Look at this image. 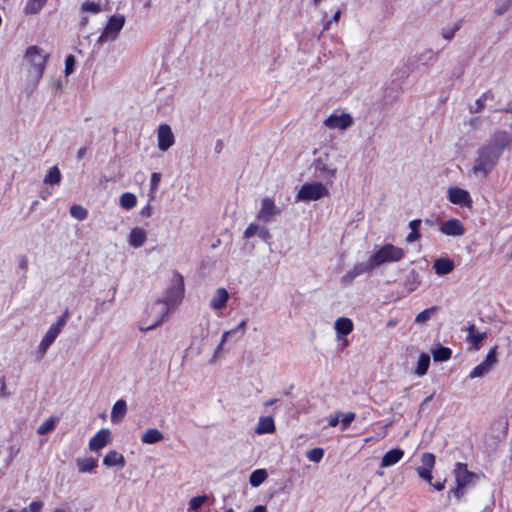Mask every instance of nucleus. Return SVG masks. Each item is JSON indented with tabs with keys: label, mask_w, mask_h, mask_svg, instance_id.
<instances>
[{
	"label": "nucleus",
	"mask_w": 512,
	"mask_h": 512,
	"mask_svg": "<svg viewBox=\"0 0 512 512\" xmlns=\"http://www.w3.org/2000/svg\"><path fill=\"white\" fill-rule=\"evenodd\" d=\"M420 283L421 277L419 273L416 270H411L406 277L405 285L407 290L409 292L414 291L420 285Z\"/></svg>",
	"instance_id": "c756f323"
},
{
	"label": "nucleus",
	"mask_w": 512,
	"mask_h": 512,
	"mask_svg": "<svg viewBox=\"0 0 512 512\" xmlns=\"http://www.w3.org/2000/svg\"><path fill=\"white\" fill-rule=\"evenodd\" d=\"M70 214L73 218L82 221L87 218L88 211L81 205H73L70 208Z\"/></svg>",
	"instance_id": "4c0bfd02"
},
{
	"label": "nucleus",
	"mask_w": 512,
	"mask_h": 512,
	"mask_svg": "<svg viewBox=\"0 0 512 512\" xmlns=\"http://www.w3.org/2000/svg\"><path fill=\"white\" fill-rule=\"evenodd\" d=\"M247 326V319L242 320L235 328L231 329L233 334L240 332L242 335L245 333Z\"/></svg>",
	"instance_id": "bf43d9fd"
},
{
	"label": "nucleus",
	"mask_w": 512,
	"mask_h": 512,
	"mask_svg": "<svg viewBox=\"0 0 512 512\" xmlns=\"http://www.w3.org/2000/svg\"><path fill=\"white\" fill-rule=\"evenodd\" d=\"M496 346L491 348L488 352V354L486 355L485 359L481 362V364L484 365V367L487 369V371L489 372L493 365L496 363V360H497V354H496Z\"/></svg>",
	"instance_id": "e433bc0d"
},
{
	"label": "nucleus",
	"mask_w": 512,
	"mask_h": 512,
	"mask_svg": "<svg viewBox=\"0 0 512 512\" xmlns=\"http://www.w3.org/2000/svg\"><path fill=\"white\" fill-rule=\"evenodd\" d=\"M184 296V279L179 273H175L170 286L163 299L156 300L150 307L151 314L155 315V321L145 330L154 329L161 325L168 317L170 310L176 307Z\"/></svg>",
	"instance_id": "f03ea898"
},
{
	"label": "nucleus",
	"mask_w": 512,
	"mask_h": 512,
	"mask_svg": "<svg viewBox=\"0 0 512 512\" xmlns=\"http://www.w3.org/2000/svg\"><path fill=\"white\" fill-rule=\"evenodd\" d=\"M454 476L456 487L453 489V493L458 499L463 496V489L467 486L473 485L478 479V476L475 473L468 471L466 464L460 462L455 465Z\"/></svg>",
	"instance_id": "423d86ee"
},
{
	"label": "nucleus",
	"mask_w": 512,
	"mask_h": 512,
	"mask_svg": "<svg viewBox=\"0 0 512 512\" xmlns=\"http://www.w3.org/2000/svg\"><path fill=\"white\" fill-rule=\"evenodd\" d=\"M127 412V404L124 400L120 399L116 401L111 411V421L113 423L120 422Z\"/></svg>",
	"instance_id": "5701e85b"
},
{
	"label": "nucleus",
	"mask_w": 512,
	"mask_h": 512,
	"mask_svg": "<svg viewBox=\"0 0 512 512\" xmlns=\"http://www.w3.org/2000/svg\"><path fill=\"white\" fill-rule=\"evenodd\" d=\"M315 169L328 178L335 177L337 173V168L330 162L328 154H324L315 160Z\"/></svg>",
	"instance_id": "4468645a"
},
{
	"label": "nucleus",
	"mask_w": 512,
	"mask_h": 512,
	"mask_svg": "<svg viewBox=\"0 0 512 512\" xmlns=\"http://www.w3.org/2000/svg\"><path fill=\"white\" fill-rule=\"evenodd\" d=\"M487 373H488L487 369L484 367L483 364L480 363L471 371L469 377L472 379L479 378V377L486 375Z\"/></svg>",
	"instance_id": "09e8293b"
},
{
	"label": "nucleus",
	"mask_w": 512,
	"mask_h": 512,
	"mask_svg": "<svg viewBox=\"0 0 512 512\" xmlns=\"http://www.w3.org/2000/svg\"><path fill=\"white\" fill-rule=\"evenodd\" d=\"M229 299V293L225 288L216 289L213 297L210 300V307L213 310H221L226 306V303Z\"/></svg>",
	"instance_id": "f3484780"
},
{
	"label": "nucleus",
	"mask_w": 512,
	"mask_h": 512,
	"mask_svg": "<svg viewBox=\"0 0 512 512\" xmlns=\"http://www.w3.org/2000/svg\"><path fill=\"white\" fill-rule=\"evenodd\" d=\"M259 228H260V225L259 224H255V223H251L250 225H248V227L245 229L244 231V237L245 238H251L255 235L258 236V231H259Z\"/></svg>",
	"instance_id": "3c124183"
},
{
	"label": "nucleus",
	"mask_w": 512,
	"mask_h": 512,
	"mask_svg": "<svg viewBox=\"0 0 512 512\" xmlns=\"http://www.w3.org/2000/svg\"><path fill=\"white\" fill-rule=\"evenodd\" d=\"M81 11L83 13L98 14L101 11V7L98 3L95 2H84L81 5Z\"/></svg>",
	"instance_id": "c03bdc74"
},
{
	"label": "nucleus",
	"mask_w": 512,
	"mask_h": 512,
	"mask_svg": "<svg viewBox=\"0 0 512 512\" xmlns=\"http://www.w3.org/2000/svg\"><path fill=\"white\" fill-rule=\"evenodd\" d=\"M460 29V24L456 23L452 27L443 28L441 35L444 39L450 41L453 39L455 33Z\"/></svg>",
	"instance_id": "a18cd8bd"
},
{
	"label": "nucleus",
	"mask_w": 512,
	"mask_h": 512,
	"mask_svg": "<svg viewBox=\"0 0 512 512\" xmlns=\"http://www.w3.org/2000/svg\"><path fill=\"white\" fill-rule=\"evenodd\" d=\"M430 365V356L428 354L422 353L418 359L417 367L414 373L417 376H423L427 373V370Z\"/></svg>",
	"instance_id": "c85d7f7f"
},
{
	"label": "nucleus",
	"mask_w": 512,
	"mask_h": 512,
	"mask_svg": "<svg viewBox=\"0 0 512 512\" xmlns=\"http://www.w3.org/2000/svg\"><path fill=\"white\" fill-rule=\"evenodd\" d=\"M275 431V423L272 416L260 417L257 427L255 429V433L262 434H270Z\"/></svg>",
	"instance_id": "412c9836"
},
{
	"label": "nucleus",
	"mask_w": 512,
	"mask_h": 512,
	"mask_svg": "<svg viewBox=\"0 0 512 512\" xmlns=\"http://www.w3.org/2000/svg\"><path fill=\"white\" fill-rule=\"evenodd\" d=\"M281 212V208L276 205L275 201L266 196L261 200V206L256 218L262 223H271L281 215Z\"/></svg>",
	"instance_id": "1a4fd4ad"
},
{
	"label": "nucleus",
	"mask_w": 512,
	"mask_h": 512,
	"mask_svg": "<svg viewBox=\"0 0 512 512\" xmlns=\"http://www.w3.org/2000/svg\"><path fill=\"white\" fill-rule=\"evenodd\" d=\"M43 507V503L34 501L29 504L27 508H24L22 512H40Z\"/></svg>",
	"instance_id": "5fc2aeb1"
},
{
	"label": "nucleus",
	"mask_w": 512,
	"mask_h": 512,
	"mask_svg": "<svg viewBox=\"0 0 512 512\" xmlns=\"http://www.w3.org/2000/svg\"><path fill=\"white\" fill-rule=\"evenodd\" d=\"M306 456L310 461L318 463L324 456V450L322 448H313L307 452Z\"/></svg>",
	"instance_id": "79ce46f5"
},
{
	"label": "nucleus",
	"mask_w": 512,
	"mask_h": 512,
	"mask_svg": "<svg viewBox=\"0 0 512 512\" xmlns=\"http://www.w3.org/2000/svg\"><path fill=\"white\" fill-rule=\"evenodd\" d=\"M328 195V189L321 182L305 183L297 193L299 201H315Z\"/></svg>",
	"instance_id": "6e6552de"
},
{
	"label": "nucleus",
	"mask_w": 512,
	"mask_h": 512,
	"mask_svg": "<svg viewBox=\"0 0 512 512\" xmlns=\"http://www.w3.org/2000/svg\"><path fill=\"white\" fill-rule=\"evenodd\" d=\"M125 24L124 15H112L99 36L97 43L103 44L105 42L114 41L117 39L119 33Z\"/></svg>",
	"instance_id": "0eeeda50"
},
{
	"label": "nucleus",
	"mask_w": 512,
	"mask_h": 512,
	"mask_svg": "<svg viewBox=\"0 0 512 512\" xmlns=\"http://www.w3.org/2000/svg\"><path fill=\"white\" fill-rule=\"evenodd\" d=\"M405 255L402 248L394 246L392 244H385L377 252H375L367 261L371 270L384 263L398 262Z\"/></svg>",
	"instance_id": "20e7f679"
},
{
	"label": "nucleus",
	"mask_w": 512,
	"mask_h": 512,
	"mask_svg": "<svg viewBox=\"0 0 512 512\" xmlns=\"http://www.w3.org/2000/svg\"><path fill=\"white\" fill-rule=\"evenodd\" d=\"M157 140L158 148L161 151H167L174 144V135L169 125L162 124L159 126Z\"/></svg>",
	"instance_id": "9b49d317"
},
{
	"label": "nucleus",
	"mask_w": 512,
	"mask_h": 512,
	"mask_svg": "<svg viewBox=\"0 0 512 512\" xmlns=\"http://www.w3.org/2000/svg\"><path fill=\"white\" fill-rule=\"evenodd\" d=\"M268 477L265 469H257L250 474L249 483L252 487H259Z\"/></svg>",
	"instance_id": "a878e982"
},
{
	"label": "nucleus",
	"mask_w": 512,
	"mask_h": 512,
	"mask_svg": "<svg viewBox=\"0 0 512 512\" xmlns=\"http://www.w3.org/2000/svg\"><path fill=\"white\" fill-rule=\"evenodd\" d=\"M103 464L107 467H124L125 466V459L122 454L118 453L117 451H110L103 459Z\"/></svg>",
	"instance_id": "b1692460"
},
{
	"label": "nucleus",
	"mask_w": 512,
	"mask_h": 512,
	"mask_svg": "<svg viewBox=\"0 0 512 512\" xmlns=\"http://www.w3.org/2000/svg\"><path fill=\"white\" fill-rule=\"evenodd\" d=\"M439 230L447 235V236H462L465 233V228L460 220L458 219H450L447 221H444Z\"/></svg>",
	"instance_id": "ddd939ff"
},
{
	"label": "nucleus",
	"mask_w": 512,
	"mask_h": 512,
	"mask_svg": "<svg viewBox=\"0 0 512 512\" xmlns=\"http://www.w3.org/2000/svg\"><path fill=\"white\" fill-rule=\"evenodd\" d=\"M454 267V262L446 257L436 259L433 264V269L439 276H444L451 273L454 270Z\"/></svg>",
	"instance_id": "aec40b11"
},
{
	"label": "nucleus",
	"mask_w": 512,
	"mask_h": 512,
	"mask_svg": "<svg viewBox=\"0 0 512 512\" xmlns=\"http://www.w3.org/2000/svg\"><path fill=\"white\" fill-rule=\"evenodd\" d=\"M69 318V312L66 310L62 316L58 318V320L50 326L44 337L42 338L41 342L39 343L37 354L38 358L42 359L44 355L46 354L49 347L53 344V342L56 340L58 335L61 333L63 327L66 325L67 320Z\"/></svg>",
	"instance_id": "39448f33"
},
{
	"label": "nucleus",
	"mask_w": 512,
	"mask_h": 512,
	"mask_svg": "<svg viewBox=\"0 0 512 512\" xmlns=\"http://www.w3.org/2000/svg\"><path fill=\"white\" fill-rule=\"evenodd\" d=\"M47 0H27L24 7V13L27 15H34L40 12Z\"/></svg>",
	"instance_id": "bb28decb"
},
{
	"label": "nucleus",
	"mask_w": 512,
	"mask_h": 512,
	"mask_svg": "<svg viewBox=\"0 0 512 512\" xmlns=\"http://www.w3.org/2000/svg\"><path fill=\"white\" fill-rule=\"evenodd\" d=\"M160 181H161V174L160 173L154 172V173L151 174L150 190H149V194H148V196L150 198V201H154L155 193L158 190Z\"/></svg>",
	"instance_id": "c9c22d12"
},
{
	"label": "nucleus",
	"mask_w": 512,
	"mask_h": 512,
	"mask_svg": "<svg viewBox=\"0 0 512 512\" xmlns=\"http://www.w3.org/2000/svg\"><path fill=\"white\" fill-rule=\"evenodd\" d=\"M55 428V419L53 417H50L46 421H44L42 424H40L37 428V434L39 435H45L49 432H51Z\"/></svg>",
	"instance_id": "58836bf2"
},
{
	"label": "nucleus",
	"mask_w": 512,
	"mask_h": 512,
	"mask_svg": "<svg viewBox=\"0 0 512 512\" xmlns=\"http://www.w3.org/2000/svg\"><path fill=\"white\" fill-rule=\"evenodd\" d=\"M44 183L49 185H57L61 181V173L57 166L51 167L44 177Z\"/></svg>",
	"instance_id": "7c9ffc66"
},
{
	"label": "nucleus",
	"mask_w": 512,
	"mask_h": 512,
	"mask_svg": "<svg viewBox=\"0 0 512 512\" xmlns=\"http://www.w3.org/2000/svg\"><path fill=\"white\" fill-rule=\"evenodd\" d=\"M206 500V495L193 497L189 502L190 510H198L203 505V503L206 502Z\"/></svg>",
	"instance_id": "49530a36"
},
{
	"label": "nucleus",
	"mask_w": 512,
	"mask_h": 512,
	"mask_svg": "<svg viewBox=\"0 0 512 512\" xmlns=\"http://www.w3.org/2000/svg\"><path fill=\"white\" fill-rule=\"evenodd\" d=\"M110 431L108 429H101L89 441V449L91 451H98L104 448L110 441Z\"/></svg>",
	"instance_id": "2eb2a0df"
},
{
	"label": "nucleus",
	"mask_w": 512,
	"mask_h": 512,
	"mask_svg": "<svg viewBox=\"0 0 512 512\" xmlns=\"http://www.w3.org/2000/svg\"><path fill=\"white\" fill-rule=\"evenodd\" d=\"M233 334V331L229 330V331H225L223 334H222V338H221V341L220 343L224 344L227 340H228V337L230 335Z\"/></svg>",
	"instance_id": "0e129e2a"
},
{
	"label": "nucleus",
	"mask_w": 512,
	"mask_h": 512,
	"mask_svg": "<svg viewBox=\"0 0 512 512\" xmlns=\"http://www.w3.org/2000/svg\"><path fill=\"white\" fill-rule=\"evenodd\" d=\"M511 135L505 131H496L491 138L478 149L473 166V173L479 178H486L497 165L503 151L511 143Z\"/></svg>",
	"instance_id": "f257e3e1"
},
{
	"label": "nucleus",
	"mask_w": 512,
	"mask_h": 512,
	"mask_svg": "<svg viewBox=\"0 0 512 512\" xmlns=\"http://www.w3.org/2000/svg\"><path fill=\"white\" fill-rule=\"evenodd\" d=\"M404 456V451L399 448L389 450L381 459L380 466L382 468L390 467L398 463Z\"/></svg>",
	"instance_id": "6ab92c4d"
},
{
	"label": "nucleus",
	"mask_w": 512,
	"mask_h": 512,
	"mask_svg": "<svg viewBox=\"0 0 512 512\" xmlns=\"http://www.w3.org/2000/svg\"><path fill=\"white\" fill-rule=\"evenodd\" d=\"M433 357L436 361H446L451 357V350L446 347H440L433 353Z\"/></svg>",
	"instance_id": "a19ab883"
},
{
	"label": "nucleus",
	"mask_w": 512,
	"mask_h": 512,
	"mask_svg": "<svg viewBox=\"0 0 512 512\" xmlns=\"http://www.w3.org/2000/svg\"><path fill=\"white\" fill-rule=\"evenodd\" d=\"M120 206L125 210L134 208L137 204V197L131 192H125L120 196Z\"/></svg>",
	"instance_id": "cd10ccee"
},
{
	"label": "nucleus",
	"mask_w": 512,
	"mask_h": 512,
	"mask_svg": "<svg viewBox=\"0 0 512 512\" xmlns=\"http://www.w3.org/2000/svg\"><path fill=\"white\" fill-rule=\"evenodd\" d=\"M339 417H340V414H336L335 416L330 417V419L328 420L329 426H331V427L337 426L339 423Z\"/></svg>",
	"instance_id": "e2e57ef3"
},
{
	"label": "nucleus",
	"mask_w": 512,
	"mask_h": 512,
	"mask_svg": "<svg viewBox=\"0 0 512 512\" xmlns=\"http://www.w3.org/2000/svg\"><path fill=\"white\" fill-rule=\"evenodd\" d=\"M468 338L473 345L478 348L479 343L486 338L485 332H479L475 325H470L468 328Z\"/></svg>",
	"instance_id": "72a5a7b5"
},
{
	"label": "nucleus",
	"mask_w": 512,
	"mask_h": 512,
	"mask_svg": "<svg viewBox=\"0 0 512 512\" xmlns=\"http://www.w3.org/2000/svg\"><path fill=\"white\" fill-rule=\"evenodd\" d=\"M368 271H371V268L367 262L358 263L341 278V282L343 284H350L357 276Z\"/></svg>",
	"instance_id": "a211bd4d"
},
{
	"label": "nucleus",
	"mask_w": 512,
	"mask_h": 512,
	"mask_svg": "<svg viewBox=\"0 0 512 512\" xmlns=\"http://www.w3.org/2000/svg\"><path fill=\"white\" fill-rule=\"evenodd\" d=\"M353 124V118L348 113H333L324 120V125L330 129L345 130Z\"/></svg>",
	"instance_id": "9d476101"
},
{
	"label": "nucleus",
	"mask_w": 512,
	"mask_h": 512,
	"mask_svg": "<svg viewBox=\"0 0 512 512\" xmlns=\"http://www.w3.org/2000/svg\"><path fill=\"white\" fill-rule=\"evenodd\" d=\"M164 439V435L156 428H149L141 435L144 444H155Z\"/></svg>",
	"instance_id": "4be33fe9"
},
{
	"label": "nucleus",
	"mask_w": 512,
	"mask_h": 512,
	"mask_svg": "<svg viewBox=\"0 0 512 512\" xmlns=\"http://www.w3.org/2000/svg\"><path fill=\"white\" fill-rule=\"evenodd\" d=\"M335 330L338 335H348L353 330V322L349 318L341 317L335 322Z\"/></svg>",
	"instance_id": "393cba45"
},
{
	"label": "nucleus",
	"mask_w": 512,
	"mask_h": 512,
	"mask_svg": "<svg viewBox=\"0 0 512 512\" xmlns=\"http://www.w3.org/2000/svg\"><path fill=\"white\" fill-rule=\"evenodd\" d=\"M420 224H421L420 219H415V220L410 221L409 227L411 229V232L406 237L407 243H412V242H415L420 239L421 235L418 231Z\"/></svg>",
	"instance_id": "2f4dec72"
},
{
	"label": "nucleus",
	"mask_w": 512,
	"mask_h": 512,
	"mask_svg": "<svg viewBox=\"0 0 512 512\" xmlns=\"http://www.w3.org/2000/svg\"><path fill=\"white\" fill-rule=\"evenodd\" d=\"M258 237L264 241L268 240L271 237L269 229L265 226L260 225Z\"/></svg>",
	"instance_id": "4d7b16f0"
},
{
	"label": "nucleus",
	"mask_w": 512,
	"mask_h": 512,
	"mask_svg": "<svg viewBox=\"0 0 512 512\" xmlns=\"http://www.w3.org/2000/svg\"><path fill=\"white\" fill-rule=\"evenodd\" d=\"M151 202H152V201H150V200H149V201H148V204H147L145 207H143V208L141 209V211H140V215H141V217H143V218H149V217L152 215V213H153V209H152Z\"/></svg>",
	"instance_id": "13d9d810"
},
{
	"label": "nucleus",
	"mask_w": 512,
	"mask_h": 512,
	"mask_svg": "<svg viewBox=\"0 0 512 512\" xmlns=\"http://www.w3.org/2000/svg\"><path fill=\"white\" fill-rule=\"evenodd\" d=\"M340 16H341V10H337L335 12V14L333 15V17L331 18V20L329 22L326 23V25L324 26V30H327L329 29V25L332 23V22H338L339 19H340Z\"/></svg>",
	"instance_id": "052dcab7"
},
{
	"label": "nucleus",
	"mask_w": 512,
	"mask_h": 512,
	"mask_svg": "<svg viewBox=\"0 0 512 512\" xmlns=\"http://www.w3.org/2000/svg\"><path fill=\"white\" fill-rule=\"evenodd\" d=\"M416 471H417V473H418L420 478H422L423 480H426L429 483H431V481H432V470L431 469L417 467Z\"/></svg>",
	"instance_id": "603ef678"
},
{
	"label": "nucleus",
	"mask_w": 512,
	"mask_h": 512,
	"mask_svg": "<svg viewBox=\"0 0 512 512\" xmlns=\"http://www.w3.org/2000/svg\"><path fill=\"white\" fill-rule=\"evenodd\" d=\"M223 345L222 343H219L218 346L216 347L215 351H214V355H213V360L216 359L219 355V353L221 352L222 348H223Z\"/></svg>",
	"instance_id": "69168bd1"
},
{
	"label": "nucleus",
	"mask_w": 512,
	"mask_h": 512,
	"mask_svg": "<svg viewBox=\"0 0 512 512\" xmlns=\"http://www.w3.org/2000/svg\"><path fill=\"white\" fill-rule=\"evenodd\" d=\"M0 384H1V387H0V397L1 398H8V397H10L11 393L7 389L4 377L0 378Z\"/></svg>",
	"instance_id": "6e6d98bb"
},
{
	"label": "nucleus",
	"mask_w": 512,
	"mask_h": 512,
	"mask_svg": "<svg viewBox=\"0 0 512 512\" xmlns=\"http://www.w3.org/2000/svg\"><path fill=\"white\" fill-rule=\"evenodd\" d=\"M96 466H97L96 461L91 457L79 458L77 460L78 470H79V472H82V473L91 472Z\"/></svg>",
	"instance_id": "473e14b6"
},
{
	"label": "nucleus",
	"mask_w": 512,
	"mask_h": 512,
	"mask_svg": "<svg viewBox=\"0 0 512 512\" xmlns=\"http://www.w3.org/2000/svg\"><path fill=\"white\" fill-rule=\"evenodd\" d=\"M492 98H493V95L491 92L484 93L479 99L476 100V102H475L476 108L475 109L471 108V111L474 113L479 112L482 109V107L484 106V102L487 99H492Z\"/></svg>",
	"instance_id": "de8ad7c7"
},
{
	"label": "nucleus",
	"mask_w": 512,
	"mask_h": 512,
	"mask_svg": "<svg viewBox=\"0 0 512 512\" xmlns=\"http://www.w3.org/2000/svg\"><path fill=\"white\" fill-rule=\"evenodd\" d=\"M512 6V0H497L494 13L498 16L503 15Z\"/></svg>",
	"instance_id": "ea45409f"
},
{
	"label": "nucleus",
	"mask_w": 512,
	"mask_h": 512,
	"mask_svg": "<svg viewBox=\"0 0 512 512\" xmlns=\"http://www.w3.org/2000/svg\"><path fill=\"white\" fill-rule=\"evenodd\" d=\"M147 240V233L143 228H133L127 238L128 244L133 248H140Z\"/></svg>",
	"instance_id": "dca6fc26"
},
{
	"label": "nucleus",
	"mask_w": 512,
	"mask_h": 512,
	"mask_svg": "<svg viewBox=\"0 0 512 512\" xmlns=\"http://www.w3.org/2000/svg\"><path fill=\"white\" fill-rule=\"evenodd\" d=\"M48 57L49 54L45 53L38 46L27 48L25 60L31 65L29 76L33 81L38 82L42 78Z\"/></svg>",
	"instance_id": "7ed1b4c3"
},
{
	"label": "nucleus",
	"mask_w": 512,
	"mask_h": 512,
	"mask_svg": "<svg viewBox=\"0 0 512 512\" xmlns=\"http://www.w3.org/2000/svg\"><path fill=\"white\" fill-rule=\"evenodd\" d=\"M356 415L354 412H348L343 415V418L341 420V429L345 430L349 427V425L354 421Z\"/></svg>",
	"instance_id": "8fccbe9b"
},
{
	"label": "nucleus",
	"mask_w": 512,
	"mask_h": 512,
	"mask_svg": "<svg viewBox=\"0 0 512 512\" xmlns=\"http://www.w3.org/2000/svg\"><path fill=\"white\" fill-rule=\"evenodd\" d=\"M421 463L422 465L420 467L426 468V469H433L435 465V456L432 453H424L421 456Z\"/></svg>",
	"instance_id": "37998d69"
},
{
	"label": "nucleus",
	"mask_w": 512,
	"mask_h": 512,
	"mask_svg": "<svg viewBox=\"0 0 512 512\" xmlns=\"http://www.w3.org/2000/svg\"><path fill=\"white\" fill-rule=\"evenodd\" d=\"M438 310H439L438 306H432L430 308L423 310L416 316L415 323H417V324L426 323L428 320L431 319L432 316H434L437 313Z\"/></svg>",
	"instance_id": "f704fd0d"
},
{
	"label": "nucleus",
	"mask_w": 512,
	"mask_h": 512,
	"mask_svg": "<svg viewBox=\"0 0 512 512\" xmlns=\"http://www.w3.org/2000/svg\"><path fill=\"white\" fill-rule=\"evenodd\" d=\"M449 200L453 204L470 207L472 204V199L468 191L458 188L452 187L448 190Z\"/></svg>",
	"instance_id": "f8f14e48"
},
{
	"label": "nucleus",
	"mask_w": 512,
	"mask_h": 512,
	"mask_svg": "<svg viewBox=\"0 0 512 512\" xmlns=\"http://www.w3.org/2000/svg\"><path fill=\"white\" fill-rule=\"evenodd\" d=\"M19 453V448L15 445L9 447V461H12L13 458Z\"/></svg>",
	"instance_id": "680f3d73"
},
{
	"label": "nucleus",
	"mask_w": 512,
	"mask_h": 512,
	"mask_svg": "<svg viewBox=\"0 0 512 512\" xmlns=\"http://www.w3.org/2000/svg\"><path fill=\"white\" fill-rule=\"evenodd\" d=\"M75 57L68 55L65 60V74L68 76L74 71Z\"/></svg>",
	"instance_id": "864d4df0"
},
{
	"label": "nucleus",
	"mask_w": 512,
	"mask_h": 512,
	"mask_svg": "<svg viewBox=\"0 0 512 512\" xmlns=\"http://www.w3.org/2000/svg\"><path fill=\"white\" fill-rule=\"evenodd\" d=\"M86 155V148L82 147L77 151V158L82 159Z\"/></svg>",
	"instance_id": "338daca9"
},
{
	"label": "nucleus",
	"mask_w": 512,
	"mask_h": 512,
	"mask_svg": "<svg viewBox=\"0 0 512 512\" xmlns=\"http://www.w3.org/2000/svg\"><path fill=\"white\" fill-rule=\"evenodd\" d=\"M252 512H266V507L263 505L256 506Z\"/></svg>",
	"instance_id": "774afa93"
}]
</instances>
